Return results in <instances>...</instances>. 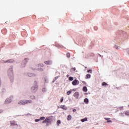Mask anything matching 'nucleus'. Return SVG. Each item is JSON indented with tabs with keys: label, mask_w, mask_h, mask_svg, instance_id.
<instances>
[{
	"label": "nucleus",
	"mask_w": 129,
	"mask_h": 129,
	"mask_svg": "<svg viewBox=\"0 0 129 129\" xmlns=\"http://www.w3.org/2000/svg\"><path fill=\"white\" fill-rule=\"evenodd\" d=\"M104 119L107 120V122H112V121L109 120L110 119V118H104Z\"/></svg>",
	"instance_id": "10"
},
{
	"label": "nucleus",
	"mask_w": 129,
	"mask_h": 129,
	"mask_svg": "<svg viewBox=\"0 0 129 129\" xmlns=\"http://www.w3.org/2000/svg\"><path fill=\"white\" fill-rule=\"evenodd\" d=\"M39 66L40 67H43L44 66V64H43V63H40V64H39Z\"/></svg>",
	"instance_id": "25"
},
{
	"label": "nucleus",
	"mask_w": 129,
	"mask_h": 129,
	"mask_svg": "<svg viewBox=\"0 0 129 129\" xmlns=\"http://www.w3.org/2000/svg\"><path fill=\"white\" fill-rule=\"evenodd\" d=\"M60 123H61V121L60 120H58L57 121V125H59V124H60Z\"/></svg>",
	"instance_id": "18"
},
{
	"label": "nucleus",
	"mask_w": 129,
	"mask_h": 129,
	"mask_svg": "<svg viewBox=\"0 0 129 129\" xmlns=\"http://www.w3.org/2000/svg\"><path fill=\"white\" fill-rule=\"evenodd\" d=\"M74 97H75V98H76L77 99H78V98H79V93L78 92H75L74 94Z\"/></svg>",
	"instance_id": "5"
},
{
	"label": "nucleus",
	"mask_w": 129,
	"mask_h": 129,
	"mask_svg": "<svg viewBox=\"0 0 129 129\" xmlns=\"http://www.w3.org/2000/svg\"><path fill=\"white\" fill-rule=\"evenodd\" d=\"M87 87H84L83 88V91H84V92H87Z\"/></svg>",
	"instance_id": "12"
},
{
	"label": "nucleus",
	"mask_w": 129,
	"mask_h": 129,
	"mask_svg": "<svg viewBox=\"0 0 129 129\" xmlns=\"http://www.w3.org/2000/svg\"><path fill=\"white\" fill-rule=\"evenodd\" d=\"M30 97L31 99H35V97L34 96H31Z\"/></svg>",
	"instance_id": "29"
},
{
	"label": "nucleus",
	"mask_w": 129,
	"mask_h": 129,
	"mask_svg": "<svg viewBox=\"0 0 129 129\" xmlns=\"http://www.w3.org/2000/svg\"><path fill=\"white\" fill-rule=\"evenodd\" d=\"M119 109H120V110H122V109H123V107H119Z\"/></svg>",
	"instance_id": "28"
},
{
	"label": "nucleus",
	"mask_w": 129,
	"mask_h": 129,
	"mask_svg": "<svg viewBox=\"0 0 129 129\" xmlns=\"http://www.w3.org/2000/svg\"><path fill=\"white\" fill-rule=\"evenodd\" d=\"M28 103H32V100H21L18 103V104H22L23 105H24V104H27Z\"/></svg>",
	"instance_id": "1"
},
{
	"label": "nucleus",
	"mask_w": 129,
	"mask_h": 129,
	"mask_svg": "<svg viewBox=\"0 0 129 129\" xmlns=\"http://www.w3.org/2000/svg\"><path fill=\"white\" fill-rule=\"evenodd\" d=\"M125 114L126 115H129V111H126L125 112Z\"/></svg>",
	"instance_id": "20"
},
{
	"label": "nucleus",
	"mask_w": 129,
	"mask_h": 129,
	"mask_svg": "<svg viewBox=\"0 0 129 129\" xmlns=\"http://www.w3.org/2000/svg\"><path fill=\"white\" fill-rule=\"evenodd\" d=\"M35 122H38V121H40V119H36L35 120Z\"/></svg>",
	"instance_id": "24"
},
{
	"label": "nucleus",
	"mask_w": 129,
	"mask_h": 129,
	"mask_svg": "<svg viewBox=\"0 0 129 129\" xmlns=\"http://www.w3.org/2000/svg\"><path fill=\"white\" fill-rule=\"evenodd\" d=\"M74 79V78L72 77H70L69 78V80H70V81H73V80Z\"/></svg>",
	"instance_id": "17"
},
{
	"label": "nucleus",
	"mask_w": 129,
	"mask_h": 129,
	"mask_svg": "<svg viewBox=\"0 0 129 129\" xmlns=\"http://www.w3.org/2000/svg\"><path fill=\"white\" fill-rule=\"evenodd\" d=\"M28 76H29L30 77H33V76H34V74H29Z\"/></svg>",
	"instance_id": "22"
},
{
	"label": "nucleus",
	"mask_w": 129,
	"mask_h": 129,
	"mask_svg": "<svg viewBox=\"0 0 129 129\" xmlns=\"http://www.w3.org/2000/svg\"><path fill=\"white\" fill-rule=\"evenodd\" d=\"M81 121L82 122H84V121H87V118H85L81 119Z\"/></svg>",
	"instance_id": "14"
},
{
	"label": "nucleus",
	"mask_w": 129,
	"mask_h": 129,
	"mask_svg": "<svg viewBox=\"0 0 129 129\" xmlns=\"http://www.w3.org/2000/svg\"><path fill=\"white\" fill-rule=\"evenodd\" d=\"M59 108H61V109H63V110H67V107H66V106H65V105H60Z\"/></svg>",
	"instance_id": "6"
},
{
	"label": "nucleus",
	"mask_w": 129,
	"mask_h": 129,
	"mask_svg": "<svg viewBox=\"0 0 129 129\" xmlns=\"http://www.w3.org/2000/svg\"><path fill=\"white\" fill-rule=\"evenodd\" d=\"M88 72L89 73H92V71L91 70H88Z\"/></svg>",
	"instance_id": "27"
},
{
	"label": "nucleus",
	"mask_w": 129,
	"mask_h": 129,
	"mask_svg": "<svg viewBox=\"0 0 129 129\" xmlns=\"http://www.w3.org/2000/svg\"><path fill=\"white\" fill-rule=\"evenodd\" d=\"M63 100H64V99H63V97H62L60 100V102H63Z\"/></svg>",
	"instance_id": "26"
},
{
	"label": "nucleus",
	"mask_w": 129,
	"mask_h": 129,
	"mask_svg": "<svg viewBox=\"0 0 129 129\" xmlns=\"http://www.w3.org/2000/svg\"><path fill=\"white\" fill-rule=\"evenodd\" d=\"M40 120H44V119H45V117H41L39 118Z\"/></svg>",
	"instance_id": "21"
},
{
	"label": "nucleus",
	"mask_w": 129,
	"mask_h": 129,
	"mask_svg": "<svg viewBox=\"0 0 129 129\" xmlns=\"http://www.w3.org/2000/svg\"><path fill=\"white\" fill-rule=\"evenodd\" d=\"M14 62V60L13 59H9L6 61H4V63H13Z\"/></svg>",
	"instance_id": "7"
},
{
	"label": "nucleus",
	"mask_w": 129,
	"mask_h": 129,
	"mask_svg": "<svg viewBox=\"0 0 129 129\" xmlns=\"http://www.w3.org/2000/svg\"><path fill=\"white\" fill-rule=\"evenodd\" d=\"M72 84L74 86L77 85V84H79V81L76 79L72 82Z\"/></svg>",
	"instance_id": "4"
},
{
	"label": "nucleus",
	"mask_w": 129,
	"mask_h": 129,
	"mask_svg": "<svg viewBox=\"0 0 129 129\" xmlns=\"http://www.w3.org/2000/svg\"><path fill=\"white\" fill-rule=\"evenodd\" d=\"M84 101L85 103H86V104L88 103V102H89L88 99L85 98V99H84Z\"/></svg>",
	"instance_id": "13"
},
{
	"label": "nucleus",
	"mask_w": 129,
	"mask_h": 129,
	"mask_svg": "<svg viewBox=\"0 0 129 129\" xmlns=\"http://www.w3.org/2000/svg\"><path fill=\"white\" fill-rule=\"evenodd\" d=\"M107 83H106V82H103L102 84V86H107Z\"/></svg>",
	"instance_id": "15"
},
{
	"label": "nucleus",
	"mask_w": 129,
	"mask_h": 129,
	"mask_svg": "<svg viewBox=\"0 0 129 129\" xmlns=\"http://www.w3.org/2000/svg\"><path fill=\"white\" fill-rule=\"evenodd\" d=\"M72 118V116H71V115H68V118H67L68 120H71Z\"/></svg>",
	"instance_id": "11"
},
{
	"label": "nucleus",
	"mask_w": 129,
	"mask_h": 129,
	"mask_svg": "<svg viewBox=\"0 0 129 129\" xmlns=\"http://www.w3.org/2000/svg\"><path fill=\"white\" fill-rule=\"evenodd\" d=\"M85 94H87V93H85Z\"/></svg>",
	"instance_id": "35"
},
{
	"label": "nucleus",
	"mask_w": 129,
	"mask_h": 129,
	"mask_svg": "<svg viewBox=\"0 0 129 129\" xmlns=\"http://www.w3.org/2000/svg\"><path fill=\"white\" fill-rule=\"evenodd\" d=\"M12 102V100L11 98H7L6 100V103H10V102Z\"/></svg>",
	"instance_id": "9"
},
{
	"label": "nucleus",
	"mask_w": 129,
	"mask_h": 129,
	"mask_svg": "<svg viewBox=\"0 0 129 129\" xmlns=\"http://www.w3.org/2000/svg\"><path fill=\"white\" fill-rule=\"evenodd\" d=\"M67 77H69V75H68L67 76Z\"/></svg>",
	"instance_id": "33"
},
{
	"label": "nucleus",
	"mask_w": 129,
	"mask_h": 129,
	"mask_svg": "<svg viewBox=\"0 0 129 129\" xmlns=\"http://www.w3.org/2000/svg\"><path fill=\"white\" fill-rule=\"evenodd\" d=\"M46 125H48V123L46 124Z\"/></svg>",
	"instance_id": "36"
},
{
	"label": "nucleus",
	"mask_w": 129,
	"mask_h": 129,
	"mask_svg": "<svg viewBox=\"0 0 129 129\" xmlns=\"http://www.w3.org/2000/svg\"><path fill=\"white\" fill-rule=\"evenodd\" d=\"M115 49H118V47H117V46H115Z\"/></svg>",
	"instance_id": "31"
},
{
	"label": "nucleus",
	"mask_w": 129,
	"mask_h": 129,
	"mask_svg": "<svg viewBox=\"0 0 129 129\" xmlns=\"http://www.w3.org/2000/svg\"><path fill=\"white\" fill-rule=\"evenodd\" d=\"M52 63L51 61H44V63L46 64V65H50Z\"/></svg>",
	"instance_id": "8"
},
{
	"label": "nucleus",
	"mask_w": 129,
	"mask_h": 129,
	"mask_svg": "<svg viewBox=\"0 0 129 129\" xmlns=\"http://www.w3.org/2000/svg\"><path fill=\"white\" fill-rule=\"evenodd\" d=\"M71 93H72V91H69L67 92V95H70V94H71Z\"/></svg>",
	"instance_id": "16"
},
{
	"label": "nucleus",
	"mask_w": 129,
	"mask_h": 129,
	"mask_svg": "<svg viewBox=\"0 0 129 129\" xmlns=\"http://www.w3.org/2000/svg\"><path fill=\"white\" fill-rule=\"evenodd\" d=\"M35 86L34 87H32L31 88V90L32 91H36V90L38 89V85H37V82H35Z\"/></svg>",
	"instance_id": "3"
},
{
	"label": "nucleus",
	"mask_w": 129,
	"mask_h": 129,
	"mask_svg": "<svg viewBox=\"0 0 129 129\" xmlns=\"http://www.w3.org/2000/svg\"><path fill=\"white\" fill-rule=\"evenodd\" d=\"M96 28H97V27H95V29Z\"/></svg>",
	"instance_id": "37"
},
{
	"label": "nucleus",
	"mask_w": 129,
	"mask_h": 129,
	"mask_svg": "<svg viewBox=\"0 0 129 129\" xmlns=\"http://www.w3.org/2000/svg\"><path fill=\"white\" fill-rule=\"evenodd\" d=\"M76 109H74L73 110V112H76Z\"/></svg>",
	"instance_id": "30"
},
{
	"label": "nucleus",
	"mask_w": 129,
	"mask_h": 129,
	"mask_svg": "<svg viewBox=\"0 0 129 129\" xmlns=\"http://www.w3.org/2000/svg\"><path fill=\"white\" fill-rule=\"evenodd\" d=\"M52 121V120L51 118L48 117L46 118L44 120L42 121V123H51Z\"/></svg>",
	"instance_id": "2"
},
{
	"label": "nucleus",
	"mask_w": 129,
	"mask_h": 129,
	"mask_svg": "<svg viewBox=\"0 0 129 129\" xmlns=\"http://www.w3.org/2000/svg\"><path fill=\"white\" fill-rule=\"evenodd\" d=\"M1 83H2V82H0V87H1Z\"/></svg>",
	"instance_id": "34"
},
{
	"label": "nucleus",
	"mask_w": 129,
	"mask_h": 129,
	"mask_svg": "<svg viewBox=\"0 0 129 129\" xmlns=\"http://www.w3.org/2000/svg\"><path fill=\"white\" fill-rule=\"evenodd\" d=\"M86 77H87V78H90V77H91V76L90 75V74H87V75H86Z\"/></svg>",
	"instance_id": "19"
},
{
	"label": "nucleus",
	"mask_w": 129,
	"mask_h": 129,
	"mask_svg": "<svg viewBox=\"0 0 129 129\" xmlns=\"http://www.w3.org/2000/svg\"><path fill=\"white\" fill-rule=\"evenodd\" d=\"M67 56L68 57V58H70V53H67Z\"/></svg>",
	"instance_id": "23"
},
{
	"label": "nucleus",
	"mask_w": 129,
	"mask_h": 129,
	"mask_svg": "<svg viewBox=\"0 0 129 129\" xmlns=\"http://www.w3.org/2000/svg\"><path fill=\"white\" fill-rule=\"evenodd\" d=\"M2 112H3V111L2 110H0V113H2Z\"/></svg>",
	"instance_id": "32"
}]
</instances>
